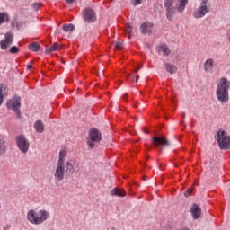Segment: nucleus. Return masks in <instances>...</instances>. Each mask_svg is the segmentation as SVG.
I'll return each mask as SVG.
<instances>
[{"label":"nucleus","instance_id":"nucleus-1","mask_svg":"<svg viewBox=\"0 0 230 230\" xmlns=\"http://www.w3.org/2000/svg\"><path fill=\"white\" fill-rule=\"evenodd\" d=\"M230 80L223 76L217 82L216 98L221 105L229 102Z\"/></svg>","mask_w":230,"mask_h":230},{"label":"nucleus","instance_id":"nucleus-2","mask_svg":"<svg viewBox=\"0 0 230 230\" xmlns=\"http://www.w3.org/2000/svg\"><path fill=\"white\" fill-rule=\"evenodd\" d=\"M175 7L173 6V0H165L164 1V8H165V15L168 21H172L173 19V15H175V12L178 11L180 13H182L184 10H186V4H188V0H175Z\"/></svg>","mask_w":230,"mask_h":230},{"label":"nucleus","instance_id":"nucleus-3","mask_svg":"<svg viewBox=\"0 0 230 230\" xmlns=\"http://www.w3.org/2000/svg\"><path fill=\"white\" fill-rule=\"evenodd\" d=\"M48 218H49V212L46 209H40L38 212L34 209H31L27 212L28 222H30V224H34L35 226L44 224Z\"/></svg>","mask_w":230,"mask_h":230},{"label":"nucleus","instance_id":"nucleus-4","mask_svg":"<svg viewBox=\"0 0 230 230\" xmlns=\"http://www.w3.org/2000/svg\"><path fill=\"white\" fill-rule=\"evenodd\" d=\"M217 144L221 150H230V136L227 132L224 130L217 132Z\"/></svg>","mask_w":230,"mask_h":230},{"label":"nucleus","instance_id":"nucleus-5","mask_svg":"<svg viewBox=\"0 0 230 230\" xmlns=\"http://www.w3.org/2000/svg\"><path fill=\"white\" fill-rule=\"evenodd\" d=\"M100 141H102V133L96 128L91 129L89 137L87 138L88 147L93 150L96 146V143H100Z\"/></svg>","mask_w":230,"mask_h":230},{"label":"nucleus","instance_id":"nucleus-6","mask_svg":"<svg viewBox=\"0 0 230 230\" xmlns=\"http://www.w3.org/2000/svg\"><path fill=\"white\" fill-rule=\"evenodd\" d=\"M66 177V164H56L54 168V179L60 182Z\"/></svg>","mask_w":230,"mask_h":230},{"label":"nucleus","instance_id":"nucleus-7","mask_svg":"<svg viewBox=\"0 0 230 230\" xmlns=\"http://www.w3.org/2000/svg\"><path fill=\"white\" fill-rule=\"evenodd\" d=\"M82 17L84 22L87 24H93V22H96V12L93 10L92 8H85L82 13Z\"/></svg>","mask_w":230,"mask_h":230},{"label":"nucleus","instance_id":"nucleus-8","mask_svg":"<svg viewBox=\"0 0 230 230\" xmlns=\"http://www.w3.org/2000/svg\"><path fill=\"white\" fill-rule=\"evenodd\" d=\"M16 144L22 154H26L30 150V141L26 139V137L19 135L16 137Z\"/></svg>","mask_w":230,"mask_h":230},{"label":"nucleus","instance_id":"nucleus-9","mask_svg":"<svg viewBox=\"0 0 230 230\" xmlns=\"http://www.w3.org/2000/svg\"><path fill=\"white\" fill-rule=\"evenodd\" d=\"M152 145L155 148H160V152H162L164 146H170V142L166 137H153Z\"/></svg>","mask_w":230,"mask_h":230},{"label":"nucleus","instance_id":"nucleus-10","mask_svg":"<svg viewBox=\"0 0 230 230\" xmlns=\"http://www.w3.org/2000/svg\"><path fill=\"white\" fill-rule=\"evenodd\" d=\"M8 109L13 111L18 118H21V97H14L11 99L7 103Z\"/></svg>","mask_w":230,"mask_h":230},{"label":"nucleus","instance_id":"nucleus-11","mask_svg":"<svg viewBox=\"0 0 230 230\" xmlns=\"http://www.w3.org/2000/svg\"><path fill=\"white\" fill-rule=\"evenodd\" d=\"M13 43V33L6 32L4 39L0 41L1 49L7 50L10 46Z\"/></svg>","mask_w":230,"mask_h":230},{"label":"nucleus","instance_id":"nucleus-12","mask_svg":"<svg viewBox=\"0 0 230 230\" xmlns=\"http://www.w3.org/2000/svg\"><path fill=\"white\" fill-rule=\"evenodd\" d=\"M208 12H209L208 5L200 2L199 7L193 12V17L195 19H202V17H204Z\"/></svg>","mask_w":230,"mask_h":230},{"label":"nucleus","instance_id":"nucleus-13","mask_svg":"<svg viewBox=\"0 0 230 230\" xmlns=\"http://www.w3.org/2000/svg\"><path fill=\"white\" fill-rule=\"evenodd\" d=\"M152 30H154V24L152 22H145L140 26V31L144 35L146 33H152Z\"/></svg>","mask_w":230,"mask_h":230},{"label":"nucleus","instance_id":"nucleus-14","mask_svg":"<svg viewBox=\"0 0 230 230\" xmlns=\"http://www.w3.org/2000/svg\"><path fill=\"white\" fill-rule=\"evenodd\" d=\"M190 211L192 213L194 220H199V218H200V215H202V210L200 209V207L199 205L194 204L191 207Z\"/></svg>","mask_w":230,"mask_h":230},{"label":"nucleus","instance_id":"nucleus-15","mask_svg":"<svg viewBox=\"0 0 230 230\" xmlns=\"http://www.w3.org/2000/svg\"><path fill=\"white\" fill-rule=\"evenodd\" d=\"M215 66V60L213 58H208L205 61L203 67L206 73H209V71H213V66Z\"/></svg>","mask_w":230,"mask_h":230},{"label":"nucleus","instance_id":"nucleus-16","mask_svg":"<svg viewBox=\"0 0 230 230\" xmlns=\"http://www.w3.org/2000/svg\"><path fill=\"white\" fill-rule=\"evenodd\" d=\"M66 155H67V149L63 148L59 151L58 164H66Z\"/></svg>","mask_w":230,"mask_h":230},{"label":"nucleus","instance_id":"nucleus-17","mask_svg":"<svg viewBox=\"0 0 230 230\" xmlns=\"http://www.w3.org/2000/svg\"><path fill=\"white\" fill-rule=\"evenodd\" d=\"M157 49L159 53H163L164 57H168V55L171 53L170 48H168V45L166 44H161L158 46Z\"/></svg>","mask_w":230,"mask_h":230},{"label":"nucleus","instance_id":"nucleus-18","mask_svg":"<svg viewBox=\"0 0 230 230\" xmlns=\"http://www.w3.org/2000/svg\"><path fill=\"white\" fill-rule=\"evenodd\" d=\"M34 128L38 134H42L44 132V123L42 120H38L34 123Z\"/></svg>","mask_w":230,"mask_h":230},{"label":"nucleus","instance_id":"nucleus-19","mask_svg":"<svg viewBox=\"0 0 230 230\" xmlns=\"http://www.w3.org/2000/svg\"><path fill=\"white\" fill-rule=\"evenodd\" d=\"M111 195L112 197H125L127 193L123 190V189H112Z\"/></svg>","mask_w":230,"mask_h":230},{"label":"nucleus","instance_id":"nucleus-20","mask_svg":"<svg viewBox=\"0 0 230 230\" xmlns=\"http://www.w3.org/2000/svg\"><path fill=\"white\" fill-rule=\"evenodd\" d=\"M165 69L167 73H170L171 75L177 73V67L175 66V65L170 63L165 64Z\"/></svg>","mask_w":230,"mask_h":230},{"label":"nucleus","instance_id":"nucleus-21","mask_svg":"<svg viewBox=\"0 0 230 230\" xmlns=\"http://www.w3.org/2000/svg\"><path fill=\"white\" fill-rule=\"evenodd\" d=\"M6 86L0 84V106L3 105V102H4V97L6 96Z\"/></svg>","mask_w":230,"mask_h":230},{"label":"nucleus","instance_id":"nucleus-22","mask_svg":"<svg viewBox=\"0 0 230 230\" xmlns=\"http://www.w3.org/2000/svg\"><path fill=\"white\" fill-rule=\"evenodd\" d=\"M6 154V142L4 139L0 138V157H3Z\"/></svg>","mask_w":230,"mask_h":230},{"label":"nucleus","instance_id":"nucleus-23","mask_svg":"<svg viewBox=\"0 0 230 230\" xmlns=\"http://www.w3.org/2000/svg\"><path fill=\"white\" fill-rule=\"evenodd\" d=\"M62 29L65 33H73V31H75V25H73L72 23L65 24L63 25Z\"/></svg>","mask_w":230,"mask_h":230},{"label":"nucleus","instance_id":"nucleus-24","mask_svg":"<svg viewBox=\"0 0 230 230\" xmlns=\"http://www.w3.org/2000/svg\"><path fill=\"white\" fill-rule=\"evenodd\" d=\"M66 173L73 175L76 172V169L75 168V165L73 164L67 162L66 163V168L65 169Z\"/></svg>","mask_w":230,"mask_h":230},{"label":"nucleus","instance_id":"nucleus-25","mask_svg":"<svg viewBox=\"0 0 230 230\" xmlns=\"http://www.w3.org/2000/svg\"><path fill=\"white\" fill-rule=\"evenodd\" d=\"M8 21H10V16L8 15V13H0V24L8 22Z\"/></svg>","mask_w":230,"mask_h":230},{"label":"nucleus","instance_id":"nucleus-26","mask_svg":"<svg viewBox=\"0 0 230 230\" xmlns=\"http://www.w3.org/2000/svg\"><path fill=\"white\" fill-rule=\"evenodd\" d=\"M58 49H60V46L57 43H54L49 48L46 49L45 52L49 54V53H53V51H58Z\"/></svg>","mask_w":230,"mask_h":230},{"label":"nucleus","instance_id":"nucleus-27","mask_svg":"<svg viewBox=\"0 0 230 230\" xmlns=\"http://www.w3.org/2000/svg\"><path fill=\"white\" fill-rule=\"evenodd\" d=\"M29 49L31 51H40V45L38 43H31L29 45Z\"/></svg>","mask_w":230,"mask_h":230},{"label":"nucleus","instance_id":"nucleus-28","mask_svg":"<svg viewBox=\"0 0 230 230\" xmlns=\"http://www.w3.org/2000/svg\"><path fill=\"white\" fill-rule=\"evenodd\" d=\"M115 49H123V42L118 41L115 43Z\"/></svg>","mask_w":230,"mask_h":230},{"label":"nucleus","instance_id":"nucleus-29","mask_svg":"<svg viewBox=\"0 0 230 230\" xmlns=\"http://www.w3.org/2000/svg\"><path fill=\"white\" fill-rule=\"evenodd\" d=\"M10 53H13V54L19 53V48H17L16 46L11 47Z\"/></svg>","mask_w":230,"mask_h":230},{"label":"nucleus","instance_id":"nucleus-30","mask_svg":"<svg viewBox=\"0 0 230 230\" xmlns=\"http://www.w3.org/2000/svg\"><path fill=\"white\" fill-rule=\"evenodd\" d=\"M191 193H193V190L191 189H188L185 192H184V196L185 197H191Z\"/></svg>","mask_w":230,"mask_h":230},{"label":"nucleus","instance_id":"nucleus-31","mask_svg":"<svg viewBox=\"0 0 230 230\" xmlns=\"http://www.w3.org/2000/svg\"><path fill=\"white\" fill-rule=\"evenodd\" d=\"M32 8L35 10V12H38V10L40 8V3H34Z\"/></svg>","mask_w":230,"mask_h":230},{"label":"nucleus","instance_id":"nucleus-32","mask_svg":"<svg viewBox=\"0 0 230 230\" xmlns=\"http://www.w3.org/2000/svg\"><path fill=\"white\" fill-rule=\"evenodd\" d=\"M134 6H137V4H141L143 3V0H131Z\"/></svg>","mask_w":230,"mask_h":230},{"label":"nucleus","instance_id":"nucleus-33","mask_svg":"<svg viewBox=\"0 0 230 230\" xmlns=\"http://www.w3.org/2000/svg\"><path fill=\"white\" fill-rule=\"evenodd\" d=\"M138 78H139V75H134V77H133V79H132V82H133V83H134V82L137 83Z\"/></svg>","mask_w":230,"mask_h":230},{"label":"nucleus","instance_id":"nucleus-34","mask_svg":"<svg viewBox=\"0 0 230 230\" xmlns=\"http://www.w3.org/2000/svg\"><path fill=\"white\" fill-rule=\"evenodd\" d=\"M66 2L71 4L72 3H75V0H66Z\"/></svg>","mask_w":230,"mask_h":230},{"label":"nucleus","instance_id":"nucleus-35","mask_svg":"<svg viewBox=\"0 0 230 230\" xmlns=\"http://www.w3.org/2000/svg\"><path fill=\"white\" fill-rule=\"evenodd\" d=\"M200 3H203V4H208V0H200Z\"/></svg>","mask_w":230,"mask_h":230},{"label":"nucleus","instance_id":"nucleus-36","mask_svg":"<svg viewBox=\"0 0 230 230\" xmlns=\"http://www.w3.org/2000/svg\"><path fill=\"white\" fill-rule=\"evenodd\" d=\"M32 66L31 65H27V69H32Z\"/></svg>","mask_w":230,"mask_h":230},{"label":"nucleus","instance_id":"nucleus-37","mask_svg":"<svg viewBox=\"0 0 230 230\" xmlns=\"http://www.w3.org/2000/svg\"><path fill=\"white\" fill-rule=\"evenodd\" d=\"M180 230H190V229L188 227H186V226H183Z\"/></svg>","mask_w":230,"mask_h":230},{"label":"nucleus","instance_id":"nucleus-38","mask_svg":"<svg viewBox=\"0 0 230 230\" xmlns=\"http://www.w3.org/2000/svg\"><path fill=\"white\" fill-rule=\"evenodd\" d=\"M137 71H139L138 68H137L134 72H135V73H137Z\"/></svg>","mask_w":230,"mask_h":230},{"label":"nucleus","instance_id":"nucleus-39","mask_svg":"<svg viewBox=\"0 0 230 230\" xmlns=\"http://www.w3.org/2000/svg\"><path fill=\"white\" fill-rule=\"evenodd\" d=\"M137 69L140 70V69H141V66H138Z\"/></svg>","mask_w":230,"mask_h":230},{"label":"nucleus","instance_id":"nucleus-40","mask_svg":"<svg viewBox=\"0 0 230 230\" xmlns=\"http://www.w3.org/2000/svg\"><path fill=\"white\" fill-rule=\"evenodd\" d=\"M126 96H127V94H124V95H123V98H126Z\"/></svg>","mask_w":230,"mask_h":230},{"label":"nucleus","instance_id":"nucleus-41","mask_svg":"<svg viewBox=\"0 0 230 230\" xmlns=\"http://www.w3.org/2000/svg\"><path fill=\"white\" fill-rule=\"evenodd\" d=\"M130 31H130V27H129V33H130Z\"/></svg>","mask_w":230,"mask_h":230}]
</instances>
